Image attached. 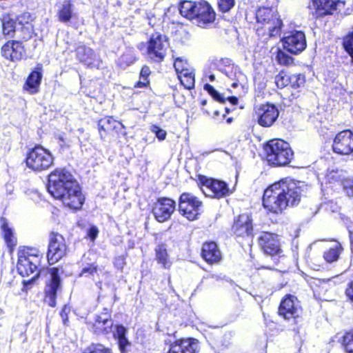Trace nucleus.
I'll use <instances>...</instances> for the list:
<instances>
[{"label": "nucleus", "instance_id": "1", "mask_svg": "<svg viewBox=\"0 0 353 353\" xmlns=\"http://www.w3.org/2000/svg\"><path fill=\"white\" fill-rule=\"evenodd\" d=\"M307 185L303 182L282 180L270 185L263 193V205L268 212L281 213L288 206L297 205Z\"/></svg>", "mask_w": 353, "mask_h": 353}, {"label": "nucleus", "instance_id": "2", "mask_svg": "<svg viewBox=\"0 0 353 353\" xmlns=\"http://www.w3.org/2000/svg\"><path fill=\"white\" fill-rule=\"evenodd\" d=\"M48 191L54 199L62 201L70 208L79 209L84 201L78 183L65 169L58 168L50 173Z\"/></svg>", "mask_w": 353, "mask_h": 353}, {"label": "nucleus", "instance_id": "3", "mask_svg": "<svg viewBox=\"0 0 353 353\" xmlns=\"http://www.w3.org/2000/svg\"><path fill=\"white\" fill-rule=\"evenodd\" d=\"M256 33L263 40L281 35L283 23L276 11L270 8H259L256 12Z\"/></svg>", "mask_w": 353, "mask_h": 353}, {"label": "nucleus", "instance_id": "4", "mask_svg": "<svg viewBox=\"0 0 353 353\" xmlns=\"http://www.w3.org/2000/svg\"><path fill=\"white\" fill-rule=\"evenodd\" d=\"M184 17L192 20L200 27L212 23L215 19V12L205 1L183 0L179 8Z\"/></svg>", "mask_w": 353, "mask_h": 353}, {"label": "nucleus", "instance_id": "5", "mask_svg": "<svg viewBox=\"0 0 353 353\" xmlns=\"http://www.w3.org/2000/svg\"><path fill=\"white\" fill-rule=\"evenodd\" d=\"M264 150L268 163L276 166L288 165L293 156L289 143L281 139L269 141L264 146Z\"/></svg>", "mask_w": 353, "mask_h": 353}, {"label": "nucleus", "instance_id": "6", "mask_svg": "<svg viewBox=\"0 0 353 353\" xmlns=\"http://www.w3.org/2000/svg\"><path fill=\"white\" fill-rule=\"evenodd\" d=\"M26 162L28 168L41 172L49 169L53 165L54 157L48 150L37 145L28 154Z\"/></svg>", "mask_w": 353, "mask_h": 353}, {"label": "nucleus", "instance_id": "7", "mask_svg": "<svg viewBox=\"0 0 353 353\" xmlns=\"http://www.w3.org/2000/svg\"><path fill=\"white\" fill-rule=\"evenodd\" d=\"M40 257L36 250L27 249L18 252L17 270L22 276H30L35 273L38 276V265Z\"/></svg>", "mask_w": 353, "mask_h": 353}, {"label": "nucleus", "instance_id": "8", "mask_svg": "<svg viewBox=\"0 0 353 353\" xmlns=\"http://www.w3.org/2000/svg\"><path fill=\"white\" fill-rule=\"evenodd\" d=\"M198 183L201 191L207 196L221 199L228 196L232 192L223 181L199 176Z\"/></svg>", "mask_w": 353, "mask_h": 353}, {"label": "nucleus", "instance_id": "9", "mask_svg": "<svg viewBox=\"0 0 353 353\" xmlns=\"http://www.w3.org/2000/svg\"><path fill=\"white\" fill-rule=\"evenodd\" d=\"M179 208L183 216L194 221L202 212V202L191 193H183L179 198Z\"/></svg>", "mask_w": 353, "mask_h": 353}, {"label": "nucleus", "instance_id": "10", "mask_svg": "<svg viewBox=\"0 0 353 353\" xmlns=\"http://www.w3.org/2000/svg\"><path fill=\"white\" fill-rule=\"evenodd\" d=\"M168 47L169 43L167 37L156 32L151 36L148 41V55L154 61L161 62L163 60Z\"/></svg>", "mask_w": 353, "mask_h": 353}, {"label": "nucleus", "instance_id": "11", "mask_svg": "<svg viewBox=\"0 0 353 353\" xmlns=\"http://www.w3.org/2000/svg\"><path fill=\"white\" fill-rule=\"evenodd\" d=\"M67 246L63 236L57 232H51L49 236L47 259L50 264H54L65 256Z\"/></svg>", "mask_w": 353, "mask_h": 353}, {"label": "nucleus", "instance_id": "12", "mask_svg": "<svg viewBox=\"0 0 353 353\" xmlns=\"http://www.w3.org/2000/svg\"><path fill=\"white\" fill-rule=\"evenodd\" d=\"M332 149L335 153L349 155L353 152V133L350 130H343L335 136Z\"/></svg>", "mask_w": 353, "mask_h": 353}, {"label": "nucleus", "instance_id": "13", "mask_svg": "<svg viewBox=\"0 0 353 353\" xmlns=\"http://www.w3.org/2000/svg\"><path fill=\"white\" fill-rule=\"evenodd\" d=\"M175 201L167 197L160 198L154 204L152 213L160 223L168 221L175 210Z\"/></svg>", "mask_w": 353, "mask_h": 353}, {"label": "nucleus", "instance_id": "14", "mask_svg": "<svg viewBox=\"0 0 353 353\" xmlns=\"http://www.w3.org/2000/svg\"><path fill=\"white\" fill-rule=\"evenodd\" d=\"M284 49L292 54H298L306 48L305 34L301 31H294L281 39Z\"/></svg>", "mask_w": 353, "mask_h": 353}, {"label": "nucleus", "instance_id": "15", "mask_svg": "<svg viewBox=\"0 0 353 353\" xmlns=\"http://www.w3.org/2000/svg\"><path fill=\"white\" fill-rule=\"evenodd\" d=\"M61 290V280L58 270L53 268L50 272V278L45 288V301L51 307L56 305V297L58 292Z\"/></svg>", "mask_w": 353, "mask_h": 353}, {"label": "nucleus", "instance_id": "16", "mask_svg": "<svg viewBox=\"0 0 353 353\" xmlns=\"http://www.w3.org/2000/svg\"><path fill=\"white\" fill-rule=\"evenodd\" d=\"M90 324L91 328L95 334H104L112 331L114 323L108 310L105 308L103 312L95 315Z\"/></svg>", "mask_w": 353, "mask_h": 353}, {"label": "nucleus", "instance_id": "17", "mask_svg": "<svg viewBox=\"0 0 353 353\" xmlns=\"http://www.w3.org/2000/svg\"><path fill=\"white\" fill-rule=\"evenodd\" d=\"M301 306L297 298L293 295H287L281 302L279 313L285 319H294L299 315Z\"/></svg>", "mask_w": 353, "mask_h": 353}, {"label": "nucleus", "instance_id": "18", "mask_svg": "<svg viewBox=\"0 0 353 353\" xmlns=\"http://www.w3.org/2000/svg\"><path fill=\"white\" fill-rule=\"evenodd\" d=\"M258 123L263 127L271 126L279 117V110L271 103L261 105L256 111Z\"/></svg>", "mask_w": 353, "mask_h": 353}, {"label": "nucleus", "instance_id": "19", "mask_svg": "<svg viewBox=\"0 0 353 353\" xmlns=\"http://www.w3.org/2000/svg\"><path fill=\"white\" fill-rule=\"evenodd\" d=\"M259 243L267 254L280 255L282 252L276 234L263 232L259 237Z\"/></svg>", "mask_w": 353, "mask_h": 353}, {"label": "nucleus", "instance_id": "20", "mask_svg": "<svg viewBox=\"0 0 353 353\" xmlns=\"http://www.w3.org/2000/svg\"><path fill=\"white\" fill-rule=\"evenodd\" d=\"M25 54L22 43L18 41H9L1 48L2 56L12 61L21 60Z\"/></svg>", "mask_w": 353, "mask_h": 353}, {"label": "nucleus", "instance_id": "21", "mask_svg": "<svg viewBox=\"0 0 353 353\" xmlns=\"http://www.w3.org/2000/svg\"><path fill=\"white\" fill-rule=\"evenodd\" d=\"M198 351V341L194 339H185L172 343L168 353H197Z\"/></svg>", "mask_w": 353, "mask_h": 353}, {"label": "nucleus", "instance_id": "22", "mask_svg": "<svg viewBox=\"0 0 353 353\" xmlns=\"http://www.w3.org/2000/svg\"><path fill=\"white\" fill-rule=\"evenodd\" d=\"M317 16L332 14L333 11L340 9L344 6L341 0H312Z\"/></svg>", "mask_w": 353, "mask_h": 353}, {"label": "nucleus", "instance_id": "23", "mask_svg": "<svg viewBox=\"0 0 353 353\" xmlns=\"http://www.w3.org/2000/svg\"><path fill=\"white\" fill-rule=\"evenodd\" d=\"M234 233L239 236H249L252 232V225L248 214H241L232 226Z\"/></svg>", "mask_w": 353, "mask_h": 353}, {"label": "nucleus", "instance_id": "24", "mask_svg": "<svg viewBox=\"0 0 353 353\" xmlns=\"http://www.w3.org/2000/svg\"><path fill=\"white\" fill-rule=\"evenodd\" d=\"M201 255L210 264L219 263L221 260V253L214 242L205 243L202 247Z\"/></svg>", "mask_w": 353, "mask_h": 353}, {"label": "nucleus", "instance_id": "25", "mask_svg": "<svg viewBox=\"0 0 353 353\" xmlns=\"http://www.w3.org/2000/svg\"><path fill=\"white\" fill-rule=\"evenodd\" d=\"M0 228L4 241L10 251L12 252L17 245V240L12 228L9 225L8 220L4 217L0 219Z\"/></svg>", "mask_w": 353, "mask_h": 353}, {"label": "nucleus", "instance_id": "26", "mask_svg": "<svg viewBox=\"0 0 353 353\" xmlns=\"http://www.w3.org/2000/svg\"><path fill=\"white\" fill-rule=\"evenodd\" d=\"M41 79V68H38L37 70L32 71L28 76L23 86L24 90L31 94L38 92Z\"/></svg>", "mask_w": 353, "mask_h": 353}, {"label": "nucleus", "instance_id": "27", "mask_svg": "<svg viewBox=\"0 0 353 353\" xmlns=\"http://www.w3.org/2000/svg\"><path fill=\"white\" fill-rule=\"evenodd\" d=\"M98 125L101 138L103 137V134L101 133L102 130L105 132H108L112 130L119 131L125 129V126L121 122H119L110 117L100 119L99 121Z\"/></svg>", "mask_w": 353, "mask_h": 353}, {"label": "nucleus", "instance_id": "28", "mask_svg": "<svg viewBox=\"0 0 353 353\" xmlns=\"http://www.w3.org/2000/svg\"><path fill=\"white\" fill-rule=\"evenodd\" d=\"M155 259L157 263L164 269H170L172 264L164 244H161L156 247Z\"/></svg>", "mask_w": 353, "mask_h": 353}, {"label": "nucleus", "instance_id": "29", "mask_svg": "<svg viewBox=\"0 0 353 353\" xmlns=\"http://www.w3.org/2000/svg\"><path fill=\"white\" fill-rule=\"evenodd\" d=\"M77 55L81 61L84 62L88 65H93L94 61L97 57V55L91 48L84 46H80L77 48Z\"/></svg>", "mask_w": 353, "mask_h": 353}, {"label": "nucleus", "instance_id": "30", "mask_svg": "<svg viewBox=\"0 0 353 353\" xmlns=\"http://www.w3.org/2000/svg\"><path fill=\"white\" fill-rule=\"evenodd\" d=\"M1 20V35L13 37L15 32V21L9 15H3Z\"/></svg>", "mask_w": 353, "mask_h": 353}, {"label": "nucleus", "instance_id": "31", "mask_svg": "<svg viewBox=\"0 0 353 353\" xmlns=\"http://www.w3.org/2000/svg\"><path fill=\"white\" fill-rule=\"evenodd\" d=\"M72 7L71 0H65L58 12V17L60 21L68 22L72 17Z\"/></svg>", "mask_w": 353, "mask_h": 353}, {"label": "nucleus", "instance_id": "32", "mask_svg": "<svg viewBox=\"0 0 353 353\" xmlns=\"http://www.w3.org/2000/svg\"><path fill=\"white\" fill-rule=\"evenodd\" d=\"M181 81V83L185 88L190 90L194 86V74L192 68L181 72V74H177Z\"/></svg>", "mask_w": 353, "mask_h": 353}, {"label": "nucleus", "instance_id": "33", "mask_svg": "<svg viewBox=\"0 0 353 353\" xmlns=\"http://www.w3.org/2000/svg\"><path fill=\"white\" fill-rule=\"evenodd\" d=\"M341 245L335 241L332 247L324 253V259L328 263H332L338 260L342 250Z\"/></svg>", "mask_w": 353, "mask_h": 353}, {"label": "nucleus", "instance_id": "34", "mask_svg": "<svg viewBox=\"0 0 353 353\" xmlns=\"http://www.w3.org/2000/svg\"><path fill=\"white\" fill-rule=\"evenodd\" d=\"M226 76H228L230 79L234 80V81L232 83V88H236L239 84H241V81H243L245 78L244 74L241 72L237 68L231 67L228 68L225 70Z\"/></svg>", "mask_w": 353, "mask_h": 353}, {"label": "nucleus", "instance_id": "35", "mask_svg": "<svg viewBox=\"0 0 353 353\" xmlns=\"http://www.w3.org/2000/svg\"><path fill=\"white\" fill-rule=\"evenodd\" d=\"M205 89L208 91V92L214 99L219 102L224 103L226 99L228 100L232 105H236L238 102V99L235 97L225 98L210 85L206 84L205 85Z\"/></svg>", "mask_w": 353, "mask_h": 353}, {"label": "nucleus", "instance_id": "36", "mask_svg": "<svg viewBox=\"0 0 353 353\" xmlns=\"http://www.w3.org/2000/svg\"><path fill=\"white\" fill-rule=\"evenodd\" d=\"M342 345L347 353H353V330L345 333L343 336Z\"/></svg>", "mask_w": 353, "mask_h": 353}, {"label": "nucleus", "instance_id": "37", "mask_svg": "<svg viewBox=\"0 0 353 353\" xmlns=\"http://www.w3.org/2000/svg\"><path fill=\"white\" fill-rule=\"evenodd\" d=\"M275 83L279 88H283L290 83V76L284 72H279L275 77Z\"/></svg>", "mask_w": 353, "mask_h": 353}, {"label": "nucleus", "instance_id": "38", "mask_svg": "<svg viewBox=\"0 0 353 353\" xmlns=\"http://www.w3.org/2000/svg\"><path fill=\"white\" fill-rule=\"evenodd\" d=\"M305 76L302 74H295L290 75V85L293 88H298L303 86L305 83Z\"/></svg>", "mask_w": 353, "mask_h": 353}, {"label": "nucleus", "instance_id": "39", "mask_svg": "<svg viewBox=\"0 0 353 353\" xmlns=\"http://www.w3.org/2000/svg\"><path fill=\"white\" fill-rule=\"evenodd\" d=\"M83 353H112V351L103 345L98 343L91 345Z\"/></svg>", "mask_w": 353, "mask_h": 353}, {"label": "nucleus", "instance_id": "40", "mask_svg": "<svg viewBox=\"0 0 353 353\" xmlns=\"http://www.w3.org/2000/svg\"><path fill=\"white\" fill-rule=\"evenodd\" d=\"M174 67L177 74H181V72H185V70L192 68L185 60L179 57L175 59Z\"/></svg>", "mask_w": 353, "mask_h": 353}, {"label": "nucleus", "instance_id": "41", "mask_svg": "<svg viewBox=\"0 0 353 353\" xmlns=\"http://www.w3.org/2000/svg\"><path fill=\"white\" fill-rule=\"evenodd\" d=\"M276 59L281 65H289L292 62V58L281 50H277Z\"/></svg>", "mask_w": 353, "mask_h": 353}, {"label": "nucleus", "instance_id": "42", "mask_svg": "<svg viewBox=\"0 0 353 353\" xmlns=\"http://www.w3.org/2000/svg\"><path fill=\"white\" fill-rule=\"evenodd\" d=\"M134 57L130 54H123L119 59V65L121 68L125 67L132 64L134 62Z\"/></svg>", "mask_w": 353, "mask_h": 353}, {"label": "nucleus", "instance_id": "43", "mask_svg": "<svg viewBox=\"0 0 353 353\" xmlns=\"http://www.w3.org/2000/svg\"><path fill=\"white\" fill-rule=\"evenodd\" d=\"M342 185L347 194L353 196V178H343Z\"/></svg>", "mask_w": 353, "mask_h": 353}, {"label": "nucleus", "instance_id": "44", "mask_svg": "<svg viewBox=\"0 0 353 353\" xmlns=\"http://www.w3.org/2000/svg\"><path fill=\"white\" fill-rule=\"evenodd\" d=\"M219 9L223 12H228L234 5V0H218Z\"/></svg>", "mask_w": 353, "mask_h": 353}, {"label": "nucleus", "instance_id": "45", "mask_svg": "<svg viewBox=\"0 0 353 353\" xmlns=\"http://www.w3.org/2000/svg\"><path fill=\"white\" fill-rule=\"evenodd\" d=\"M21 32H23V38L25 39H30L34 34V27L32 23L24 24L22 26Z\"/></svg>", "mask_w": 353, "mask_h": 353}, {"label": "nucleus", "instance_id": "46", "mask_svg": "<svg viewBox=\"0 0 353 353\" xmlns=\"http://www.w3.org/2000/svg\"><path fill=\"white\" fill-rule=\"evenodd\" d=\"M32 20V16L28 12H23L17 17L18 23L21 26H23L24 24H30Z\"/></svg>", "mask_w": 353, "mask_h": 353}, {"label": "nucleus", "instance_id": "47", "mask_svg": "<svg viewBox=\"0 0 353 353\" xmlns=\"http://www.w3.org/2000/svg\"><path fill=\"white\" fill-rule=\"evenodd\" d=\"M97 267L96 265L94 264L88 265L82 269L80 276L92 275L94 273L97 272Z\"/></svg>", "mask_w": 353, "mask_h": 353}, {"label": "nucleus", "instance_id": "48", "mask_svg": "<svg viewBox=\"0 0 353 353\" xmlns=\"http://www.w3.org/2000/svg\"><path fill=\"white\" fill-rule=\"evenodd\" d=\"M327 177L330 183H332L334 181H340L342 183L343 179L341 178V174L337 171L330 172L327 174Z\"/></svg>", "mask_w": 353, "mask_h": 353}, {"label": "nucleus", "instance_id": "49", "mask_svg": "<svg viewBox=\"0 0 353 353\" xmlns=\"http://www.w3.org/2000/svg\"><path fill=\"white\" fill-rule=\"evenodd\" d=\"M125 333L126 329L123 325H117L116 330L113 332L114 336L117 339L125 336Z\"/></svg>", "mask_w": 353, "mask_h": 353}, {"label": "nucleus", "instance_id": "50", "mask_svg": "<svg viewBox=\"0 0 353 353\" xmlns=\"http://www.w3.org/2000/svg\"><path fill=\"white\" fill-rule=\"evenodd\" d=\"M152 132L155 133L157 137L160 140H164L166 137V132L157 126L152 127Z\"/></svg>", "mask_w": 353, "mask_h": 353}, {"label": "nucleus", "instance_id": "51", "mask_svg": "<svg viewBox=\"0 0 353 353\" xmlns=\"http://www.w3.org/2000/svg\"><path fill=\"white\" fill-rule=\"evenodd\" d=\"M345 295L351 302H353V279L347 284V287L345 290Z\"/></svg>", "mask_w": 353, "mask_h": 353}, {"label": "nucleus", "instance_id": "52", "mask_svg": "<svg viewBox=\"0 0 353 353\" xmlns=\"http://www.w3.org/2000/svg\"><path fill=\"white\" fill-rule=\"evenodd\" d=\"M117 340L121 352L122 353H125L126 346H128L130 344L128 340L126 339L125 336L118 339Z\"/></svg>", "mask_w": 353, "mask_h": 353}, {"label": "nucleus", "instance_id": "53", "mask_svg": "<svg viewBox=\"0 0 353 353\" xmlns=\"http://www.w3.org/2000/svg\"><path fill=\"white\" fill-rule=\"evenodd\" d=\"M99 230L96 226H92L88 231V236L92 241H94L97 237Z\"/></svg>", "mask_w": 353, "mask_h": 353}, {"label": "nucleus", "instance_id": "54", "mask_svg": "<svg viewBox=\"0 0 353 353\" xmlns=\"http://www.w3.org/2000/svg\"><path fill=\"white\" fill-rule=\"evenodd\" d=\"M150 68L148 66H144L142 68L141 70V78L144 79L145 80H147L148 77L150 74Z\"/></svg>", "mask_w": 353, "mask_h": 353}, {"label": "nucleus", "instance_id": "55", "mask_svg": "<svg viewBox=\"0 0 353 353\" xmlns=\"http://www.w3.org/2000/svg\"><path fill=\"white\" fill-rule=\"evenodd\" d=\"M65 307L63 309V310H62V312L61 313V315L62 316L63 323L65 325H66L67 324V321H68V317H67V314H65Z\"/></svg>", "mask_w": 353, "mask_h": 353}, {"label": "nucleus", "instance_id": "56", "mask_svg": "<svg viewBox=\"0 0 353 353\" xmlns=\"http://www.w3.org/2000/svg\"><path fill=\"white\" fill-rule=\"evenodd\" d=\"M143 79V81H139L137 83L138 87H139V88L145 87L147 85V83H148V81L147 80H145L144 79Z\"/></svg>", "mask_w": 353, "mask_h": 353}, {"label": "nucleus", "instance_id": "57", "mask_svg": "<svg viewBox=\"0 0 353 353\" xmlns=\"http://www.w3.org/2000/svg\"><path fill=\"white\" fill-rule=\"evenodd\" d=\"M209 79L211 81H213L215 79V77L213 74L210 75Z\"/></svg>", "mask_w": 353, "mask_h": 353}, {"label": "nucleus", "instance_id": "58", "mask_svg": "<svg viewBox=\"0 0 353 353\" xmlns=\"http://www.w3.org/2000/svg\"><path fill=\"white\" fill-rule=\"evenodd\" d=\"M212 278L214 279L218 280L219 276L215 275V274H213V275H212Z\"/></svg>", "mask_w": 353, "mask_h": 353}, {"label": "nucleus", "instance_id": "59", "mask_svg": "<svg viewBox=\"0 0 353 353\" xmlns=\"http://www.w3.org/2000/svg\"><path fill=\"white\" fill-rule=\"evenodd\" d=\"M231 121H232V119H230V118L228 119V123H230Z\"/></svg>", "mask_w": 353, "mask_h": 353}, {"label": "nucleus", "instance_id": "60", "mask_svg": "<svg viewBox=\"0 0 353 353\" xmlns=\"http://www.w3.org/2000/svg\"><path fill=\"white\" fill-rule=\"evenodd\" d=\"M122 134H123V135H125V132H122Z\"/></svg>", "mask_w": 353, "mask_h": 353}]
</instances>
